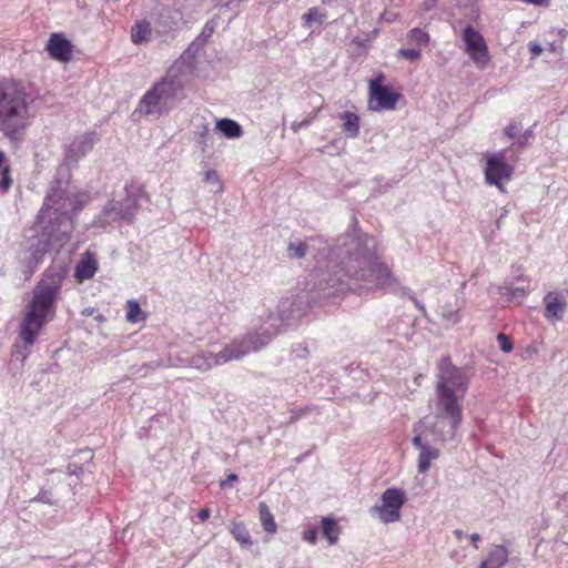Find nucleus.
<instances>
[{
  "label": "nucleus",
  "instance_id": "obj_1",
  "mask_svg": "<svg viewBox=\"0 0 568 568\" xmlns=\"http://www.w3.org/2000/svg\"><path fill=\"white\" fill-rule=\"evenodd\" d=\"M372 237L366 234H347L338 239V243L331 251L333 258L341 260L332 266L333 275L327 281L333 293H343L358 290H373L376 287L400 292L414 302V305L426 313V308L409 288L398 287L396 278L389 268L381 263L372 252Z\"/></svg>",
  "mask_w": 568,
  "mask_h": 568
},
{
  "label": "nucleus",
  "instance_id": "obj_2",
  "mask_svg": "<svg viewBox=\"0 0 568 568\" xmlns=\"http://www.w3.org/2000/svg\"><path fill=\"white\" fill-rule=\"evenodd\" d=\"M469 385L465 368L452 364L449 357L437 363L434 414L428 433L434 442L453 440L463 422V400Z\"/></svg>",
  "mask_w": 568,
  "mask_h": 568
},
{
  "label": "nucleus",
  "instance_id": "obj_3",
  "mask_svg": "<svg viewBox=\"0 0 568 568\" xmlns=\"http://www.w3.org/2000/svg\"><path fill=\"white\" fill-rule=\"evenodd\" d=\"M283 325V316L271 313L267 315L266 320L263 321L256 333H248L241 338H234L217 353L203 349L191 357L179 358L178 362H173L171 358H169L168 362H158L152 367L156 368L160 366L164 367L180 364L190 366L200 372H207L213 367L224 365L232 361H239L251 352L263 348L280 333Z\"/></svg>",
  "mask_w": 568,
  "mask_h": 568
},
{
  "label": "nucleus",
  "instance_id": "obj_4",
  "mask_svg": "<svg viewBox=\"0 0 568 568\" xmlns=\"http://www.w3.org/2000/svg\"><path fill=\"white\" fill-rule=\"evenodd\" d=\"M65 273L57 267H49L32 291V298L26 306L20 324L19 338L31 347L41 329L55 313L57 296L61 291Z\"/></svg>",
  "mask_w": 568,
  "mask_h": 568
},
{
  "label": "nucleus",
  "instance_id": "obj_5",
  "mask_svg": "<svg viewBox=\"0 0 568 568\" xmlns=\"http://www.w3.org/2000/svg\"><path fill=\"white\" fill-rule=\"evenodd\" d=\"M88 200L87 193L75 189H63L60 182L51 185L38 219L39 222L48 220V226L53 225L57 232L51 235L53 242L69 241V235L73 227L71 214L82 209Z\"/></svg>",
  "mask_w": 568,
  "mask_h": 568
},
{
  "label": "nucleus",
  "instance_id": "obj_6",
  "mask_svg": "<svg viewBox=\"0 0 568 568\" xmlns=\"http://www.w3.org/2000/svg\"><path fill=\"white\" fill-rule=\"evenodd\" d=\"M32 102L33 97L23 84L0 82V132L4 136L14 139L30 125Z\"/></svg>",
  "mask_w": 568,
  "mask_h": 568
},
{
  "label": "nucleus",
  "instance_id": "obj_7",
  "mask_svg": "<svg viewBox=\"0 0 568 568\" xmlns=\"http://www.w3.org/2000/svg\"><path fill=\"white\" fill-rule=\"evenodd\" d=\"M143 189L136 183H126L123 191L114 195L97 217L95 223L105 226L115 222H131L138 212Z\"/></svg>",
  "mask_w": 568,
  "mask_h": 568
},
{
  "label": "nucleus",
  "instance_id": "obj_8",
  "mask_svg": "<svg viewBox=\"0 0 568 568\" xmlns=\"http://www.w3.org/2000/svg\"><path fill=\"white\" fill-rule=\"evenodd\" d=\"M180 85L174 79L163 78L143 94L135 112L161 116L172 109Z\"/></svg>",
  "mask_w": 568,
  "mask_h": 568
},
{
  "label": "nucleus",
  "instance_id": "obj_9",
  "mask_svg": "<svg viewBox=\"0 0 568 568\" xmlns=\"http://www.w3.org/2000/svg\"><path fill=\"white\" fill-rule=\"evenodd\" d=\"M508 150L504 149L494 153H485V182L505 192V183L509 182L514 174V166L507 162Z\"/></svg>",
  "mask_w": 568,
  "mask_h": 568
},
{
  "label": "nucleus",
  "instance_id": "obj_10",
  "mask_svg": "<svg viewBox=\"0 0 568 568\" xmlns=\"http://www.w3.org/2000/svg\"><path fill=\"white\" fill-rule=\"evenodd\" d=\"M407 498L406 493L402 488H387L381 496V503L374 505L369 513L376 515L383 524H394L400 520V510Z\"/></svg>",
  "mask_w": 568,
  "mask_h": 568
},
{
  "label": "nucleus",
  "instance_id": "obj_11",
  "mask_svg": "<svg viewBox=\"0 0 568 568\" xmlns=\"http://www.w3.org/2000/svg\"><path fill=\"white\" fill-rule=\"evenodd\" d=\"M385 75L379 73L368 83V109L371 111L381 112L390 111L396 108L400 94L392 87L384 85Z\"/></svg>",
  "mask_w": 568,
  "mask_h": 568
},
{
  "label": "nucleus",
  "instance_id": "obj_12",
  "mask_svg": "<svg viewBox=\"0 0 568 568\" xmlns=\"http://www.w3.org/2000/svg\"><path fill=\"white\" fill-rule=\"evenodd\" d=\"M98 141L99 135L94 131L83 132L67 140L63 144L62 164L69 169L77 168L80 160L93 150Z\"/></svg>",
  "mask_w": 568,
  "mask_h": 568
},
{
  "label": "nucleus",
  "instance_id": "obj_13",
  "mask_svg": "<svg viewBox=\"0 0 568 568\" xmlns=\"http://www.w3.org/2000/svg\"><path fill=\"white\" fill-rule=\"evenodd\" d=\"M465 50L478 69H485L489 63L488 47L484 37L470 24L462 32Z\"/></svg>",
  "mask_w": 568,
  "mask_h": 568
},
{
  "label": "nucleus",
  "instance_id": "obj_14",
  "mask_svg": "<svg viewBox=\"0 0 568 568\" xmlns=\"http://www.w3.org/2000/svg\"><path fill=\"white\" fill-rule=\"evenodd\" d=\"M52 233H57L53 225L47 226V240H38L36 243H32L30 247L21 252L20 260L27 263V267L30 268L31 272H33V270L41 263L43 255L48 250H58L67 243L53 242L51 236Z\"/></svg>",
  "mask_w": 568,
  "mask_h": 568
},
{
  "label": "nucleus",
  "instance_id": "obj_15",
  "mask_svg": "<svg viewBox=\"0 0 568 568\" xmlns=\"http://www.w3.org/2000/svg\"><path fill=\"white\" fill-rule=\"evenodd\" d=\"M48 54L60 62H69L72 59L73 44L63 33H52L45 44Z\"/></svg>",
  "mask_w": 568,
  "mask_h": 568
},
{
  "label": "nucleus",
  "instance_id": "obj_16",
  "mask_svg": "<svg viewBox=\"0 0 568 568\" xmlns=\"http://www.w3.org/2000/svg\"><path fill=\"white\" fill-rule=\"evenodd\" d=\"M412 443L419 450L417 458V470L419 474H425L430 468L432 460H435L439 457L440 452L438 448L425 442L423 436L418 433L414 435Z\"/></svg>",
  "mask_w": 568,
  "mask_h": 568
},
{
  "label": "nucleus",
  "instance_id": "obj_17",
  "mask_svg": "<svg viewBox=\"0 0 568 568\" xmlns=\"http://www.w3.org/2000/svg\"><path fill=\"white\" fill-rule=\"evenodd\" d=\"M544 316L547 321L556 322L561 321L567 310V302L565 298L559 297L558 294L554 292H548L544 296Z\"/></svg>",
  "mask_w": 568,
  "mask_h": 568
},
{
  "label": "nucleus",
  "instance_id": "obj_18",
  "mask_svg": "<svg viewBox=\"0 0 568 568\" xmlns=\"http://www.w3.org/2000/svg\"><path fill=\"white\" fill-rule=\"evenodd\" d=\"M98 271V263L94 256L87 252L75 265L74 276L79 282H84L94 276Z\"/></svg>",
  "mask_w": 568,
  "mask_h": 568
},
{
  "label": "nucleus",
  "instance_id": "obj_19",
  "mask_svg": "<svg viewBox=\"0 0 568 568\" xmlns=\"http://www.w3.org/2000/svg\"><path fill=\"white\" fill-rule=\"evenodd\" d=\"M507 561V549L504 546L494 545L489 549L487 558L480 564L479 568H503Z\"/></svg>",
  "mask_w": 568,
  "mask_h": 568
},
{
  "label": "nucleus",
  "instance_id": "obj_20",
  "mask_svg": "<svg viewBox=\"0 0 568 568\" xmlns=\"http://www.w3.org/2000/svg\"><path fill=\"white\" fill-rule=\"evenodd\" d=\"M152 34L151 23L146 20L136 21L131 28V40L134 44L150 41Z\"/></svg>",
  "mask_w": 568,
  "mask_h": 568
},
{
  "label": "nucleus",
  "instance_id": "obj_21",
  "mask_svg": "<svg viewBox=\"0 0 568 568\" xmlns=\"http://www.w3.org/2000/svg\"><path fill=\"white\" fill-rule=\"evenodd\" d=\"M339 116L343 120V133L351 139L357 138L359 134V116L349 111L341 113Z\"/></svg>",
  "mask_w": 568,
  "mask_h": 568
},
{
  "label": "nucleus",
  "instance_id": "obj_22",
  "mask_svg": "<svg viewBox=\"0 0 568 568\" xmlns=\"http://www.w3.org/2000/svg\"><path fill=\"white\" fill-rule=\"evenodd\" d=\"M215 129L229 139L240 138L242 134L241 125L231 119L219 120Z\"/></svg>",
  "mask_w": 568,
  "mask_h": 568
},
{
  "label": "nucleus",
  "instance_id": "obj_23",
  "mask_svg": "<svg viewBox=\"0 0 568 568\" xmlns=\"http://www.w3.org/2000/svg\"><path fill=\"white\" fill-rule=\"evenodd\" d=\"M258 515L263 529L268 534H275L277 530V525L268 506L264 501L258 504Z\"/></svg>",
  "mask_w": 568,
  "mask_h": 568
},
{
  "label": "nucleus",
  "instance_id": "obj_24",
  "mask_svg": "<svg viewBox=\"0 0 568 568\" xmlns=\"http://www.w3.org/2000/svg\"><path fill=\"white\" fill-rule=\"evenodd\" d=\"M230 531L242 547L248 548L252 546L253 541L251 535L243 523H232Z\"/></svg>",
  "mask_w": 568,
  "mask_h": 568
},
{
  "label": "nucleus",
  "instance_id": "obj_25",
  "mask_svg": "<svg viewBox=\"0 0 568 568\" xmlns=\"http://www.w3.org/2000/svg\"><path fill=\"white\" fill-rule=\"evenodd\" d=\"M322 530L324 537L328 540L331 545H334L337 542L338 539V529L337 524L334 519H331L328 517H324L322 519Z\"/></svg>",
  "mask_w": 568,
  "mask_h": 568
},
{
  "label": "nucleus",
  "instance_id": "obj_26",
  "mask_svg": "<svg viewBox=\"0 0 568 568\" xmlns=\"http://www.w3.org/2000/svg\"><path fill=\"white\" fill-rule=\"evenodd\" d=\"M126 321L130 323H140L144 321L145 315L140 306V304L135 300H130L126 302Z\"/></svg>",
  "mask_w": 568,
  "mask_h": 568
},
{
  "label": "nucleus",
  "instance_id": "obj_27",
  "mask_svg": "<svg viewBox=\"0 0 568 568\" xmlns=\"http://www.w3.org/2000/svg\"><path fill=\"white\" fill-rule=\"evenodd\" d=\"M10 166L7 164L4 152L0 151V189L7 191L10 187Z\"/></svg>",
  "mask_w": 568,
  "mask_h": 568
},
{
  "label": "nucleus",
  "instance_id": "obj_28",
  "mask_svg": "<svg viewBox=\"0 0 568 568\" xmlns=\"http://www.w3.org/2000/svg\"><path fill=\"white\" fill-rule=\"evenodd\" d=\"M310 250V241L291 242L287 246V255L291 258H302Z\"/></svg>",
  "mask_w": 568,
  "mask_h": 568
},
{
  "label": "nucleus",
  "instance_id": "obj_29",
  "mask_svg": "<svg viewBox=\"0 0 568 568\" xmlns=\"http://www.w3.org/2000/svg\"><path fill=\"white\" fill-rule=\"evenodd\" d=\"M498 293L503 297L511 301V300H518V298L525 297L528 294V291L524 287H513V286H508V285H503V286H499Z\"/></svg>",
  "mask_w": 568,
  "mask_h": 568
},
{
  "label": "nucleus",
  "instance_id": "obj_30",
  "mask_svg": "<svg viewBox=\"0 0 568 568\" xmlns=\"http://www.w3.org/2000/svg\"><path fill=\"white\" fill-rule=\"evenodd\" d=\"M407 41L410 43H415L418 48L426 45L429 41V37L427 32H425L424 30L415 28L408 32Z\"/></svg>",
  "mask_w": 568,
  "mask_h": 568
},
{
  "label": "nucleus",
  "instance_id": "obj_31",
  "mask_svg": "<svg viewBox=\"0 0 568 568\" xmlns=\"http://www.w3.org/2000/svg\"><path fill=\"white\" fill-rule=\"evenodd\" d=\"M323 18L324 14H322L321 10L314 7L302 16V21L305 27L310 28L314 22L322 23Z\"/></svg>",
  "mask_w": 568,
  "mask_h": 568
},
{
  "label": "nucleus",
  "instance_id": "obj_32",
  "mask_svg": "<svg viewBox=\"0 0 568 568\" xmlns=\"http://www.w3.org/2000/svg\"><path fill=\"white\" fill-rule=\"evenodd\" d=\"M204 181L206 183L212 184L215 189L213 190L216 193H221L223 191V184L214 170H209L205 172Z\"/></svg>",
  "mask_w": 568,
  "mask_h": 568
},
{
  "label": "nucleus",
  "instance_id": "obj_33",
  "mask_svg": "<svg viewBox=\"0 0 568 568\" xmlns=\"http://www.w3.org/2000/svg\"><path fill=\"white\" fill-rule=\"evenodd\" d=\"M213 135L207 125H204L202 132L199 133L197 144L201 146L202 151H206V149L211 145V140Z\"/></svg>",
  "mask_w": 568,
  "mask_h": 568
},
{
  "label": "nucleus",
  "instance_id": "obj_34",
  "mask_svg": "<svg viewBox=\"0 0 568 568\" xmlns=\"http://www.w3.org/2000/svg\"><path fill=\"white\" fill-rule=\"evenodd\" d=\"M398 54L409 61H416L420 58V47L418 48H408V49H399Z\"/></svg>",
  "mask_w": 568,
  "mask_h": 568
},
{
  "label": "nucleus",
  "instance_id": "obj_35",
  "mask_svg": "<svg viewBox=\"0 0 568 568\" xmlns=\"http://www.w3.org/2000/svg\"><path fill=\"white\" fill-rule=\"evenodd\" d=\"M497 342L499 344L500 349L505 353H510L514 348L513 342L504 333H499L497 335Z\"/></svg>",
  "mask_w": 568,
  "mask_h": 568
},
{
  "label": "nucleus",
  "instance_id": "obj_36",
  "mask_svg": "<svg viewBox=\"0 0 568 568\" xmlns=\"http://www.w3.org/2000/svg\"><path fill=\"white\" fill-rule=\"evenodd\" d=\"M36 500L39 501V503H43V504H52L53 500H52V494L50 491H47V490H42L38 494V496L36 497Z\"/></svg>",
  "mask_w": 568,
  "mask_h": 568
},
{
  "label": "nucleus",
  "instance_id": "obj_37",
  "mask_svg": "<svg viewBox=\"0 0 568 568\" xmlns=\"http://www.w3.org/2000/svg\"><path fill=\"white\" fill-rule=\"evenodd\" d=\"M202 47L203 44L200 41L195 40L187 47V49L184 52V55H194L200 51Z\"/></svg>",
  "mask_w": 568,
  "mask_h": 568
},
{
  "label": "nucleus",
  "instance_id": "obj_38",
  "mask_svg": "<svg viewBox=\"0 0 568 568\" xmlns=\"http://www.w3.org/2000/svg\"><path fill=\"white\" fill-rule=\"evenodd\" d=\"M303 539L310 544H315L317 540V530L312 528L304 531Z\"/></svg>",
  "mask_w": 568,
  "mask_h": 568
},
{
  "label": "nucleus",
  "instance_id": "obj_39",
  "mask_svg": "<svg viewBox=\"0 0 568 568\" xmlns=\"http://www.w3.org/2000/svg\"><path fill=\"white\" fill-rule=\"evenodd\" d=\"M312 122V118H306L304 119L303 121L301 122H297V121H294L292 124H291V129L294 131V132H298L301 129L303 128H306L311 124Z\"/></svg>",
  "mask_w": 568,
  "mask_h": 568
},
{
  "label": "nucleus",
  "instance_id": "obj_40",
  "mask_svg": "<svg viewBox=\"0 0 568 568\" xmlns=\"http://www.w3.org/2000/svg\"><path fill=\"white\" fill-rule=\"evenodd\" d=\"M212 33H213V28L209 27L206 24L204 27L203 31L201 32V34L196 38V40L200 41L204 45V43L206 42L207 38H210Z\"/></svg>",
  "mask_w": 568,
  "mask_h": 568
},
{
  "label": "nucleus",
  "instance_id": "obj_41",
  "mask_svg": "<svg viewBox=\"0 0 568 568\" xmlns=\"http://www.w3.org/2000/svg\"><path fill=\"white\" fill-rule=\"evenodd\" d=\"M548 50H549L550 52H554V53L562 54V52H564V45H562V43H561V42H556V41H554V42L549 43V45H548Z\"/></svg>",
  "mask_w": 568,
  "mask_h": 568
},
{
  "label": "nucleus",
  "instance_id": "obj_42",
  "mask_svg": "<svg viewBox=\"0 0 568 568\" xmlns=\"http://www.w3.org/2000/svg\"><path fill=\"white\" fill-rule=\"evenodd\" d=\"M529 48H530V52L532 53V59H536L542 52V47L538 42L530 43Z\"/></svg>",
  "mask_w": 568,
  "mask_h": 568
},
{
  "label": "nucleus",
  "instance_id": "obj_43",
  "mask_svg": "<svg viewBox=\"0 0 568 568\" xmlns=\"http://www.w3.org/2000/svg\"><path fill=\"white\" fill-rule=\"evenodd\" d=\"M446 320L452 324H456L460 321V315L458 312H452L448 315H446Z\"/></svg>",
  "mask_w": 568,
  "mask_h": 568
},
{
  "label": "nucleus",
  "instance_id": "obj_44",
  "mask_svg": "<svg viewBox=\"0 0 568 568\" xmlns=\"http://www.w3.org/2000/svg\"><path fill=\"white\" fill-rule=\"evenodd\" d=\"M505 132L508 136L514 138L518 133V128L516 124H509L507 125Z\"/></svg>",
  "mask_w": 568,
  "mask_h": 568
},
{
  "label": "nucleus",
  "instance_id": "obj_45",
  "mask_svg": "<svg viewBox=\"0 0 568 568\" xmlns=\"http://www.w3.org/2000/svg\"><path fill=\"white\" fill-rule=\"evenodd\" d=\"M211 515V510L209 508H203L197 513V518L200 521H205Z\"/></svg>",
  "mask_w": 568,
  "mask_h": 568
},
{
  "label": "nucleus",
  "instance_id": "obj_46",
  "mask_svg": "<svg viewBox=\"0 0 568 568\" xmlns=\"http://www.w3.org/2000/svg\"><path fill=\"white\" fill-rule=\"evenodd\" d=\"M436 6V0H424L423 9L425 11L432 10Z\"/></svg>",
  "mask_w": 568,
  "mask_h": 568
},
{
  "label": "nucleus",
  "instance_id": "obj_47",
  "mask_svg": "<svg viewBox=\"0 0 568 568\" xmlns=\"http://www.w3.org/2000/svg\"><path fill=\"white\" fill-rule=\"evenodd\" d=\"M237 480L236 474H230L225 480L221 481V486L224 487L227 483Z\"/></svg>",
  "mask_w": 568,
  "mask_h": 568
},
{
  "label": "nucleus",
  "instance_id": "obj_48",
  "mask_svg": "<svg viewBox=\"0 0 568 568\" xmlns=\"http://www.w3.org/2000/svg\"><path fill=\"white\" fill-rule=\"evenodd\" d=\"M557 34L559 36L560 38V41L559 42H564V40L567 38L568 36V31L566 29H558L556 30Z\"/></svg>",
  "mask_w": 568,
  "mask_h": 568
},
{
  "label": "nucleus",
  "instance_id": "obj_49",
  "mask_svg": "<svg viewBox=\"0 0 568 568\" xmlns=\"http://www.w3.org/2000/svg\"><path fill=\"white\" fill-rule=\"evenodd\" d=\"M306 409H301L300 412H293L292 420L300 418L301 414L305 412Z\"/></svg>",
  "mask_w": 568,
  "mask_h": 568
},
{
  "label": "nucleus",
  "instance_id": "obj_50",
  "mask_svg": "<svg viewBox=\"0 0 568 568\" xmlns=\"http://www.w3.org/2000/svg\"><path fill=\"white\" fill-rule=\"evenodd\" d=\"M470 539L473 542H476L480 539V536L477 532H475L470 535Z\"/></svg>",
  "mask_w": 568,
  "mask_h": 568
},
{
  "label": "nucleus",
  "instance_id": "obj_51",
  "mask_svg": "<svg viewBox=\"0 0 568 568\" xmlns=\"http://www.w3.org/2000/svg\"><path fill=\"white\" fill-rule=\"evenodd\" d=\"M454 534H455V536H456L458 539H460V538L463 537V531H462V530H459V529H456V530L454 531Z\"/></svg>",
  "mask_w": 568,
  "mask_h": 568
},
{
  "label": "nucleus",
  "instance_id": "obj_52",
  "mask_svg": "<svg viewBox=\"0 0 568 568\" xmlns=\"http://www.w3.org/2000/svg\"><path fill=\"white\" fill-rule=\"evenodd\" d=\"M518 144H519V146L524 148V146H525V144H526V139L520 140Z\"/></svg>",
  "mask_w": 568,
  "mask_h": 568
}]
</instances>
